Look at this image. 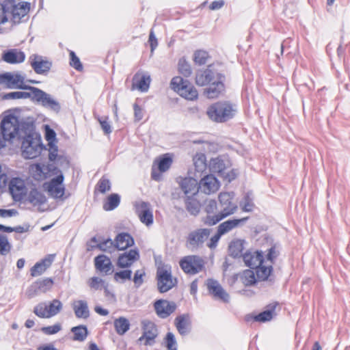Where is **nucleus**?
Masks as SVG:
<instances>
[{
  "instance_id": "f257e3e1",
  "label": "nucleus",
  "mask_w": 350,
  "mask_h": 350,
  "mask_svg": "<svg viewBox=\"0 0 350 350\" xmlns=\"http://www.w3.org/2000/svg\"><path fill=\"white\" fill-rule=\"evenodd\" d=\"M21 132L25 134L21 144L22 155L25 159H34L38 157L42 150L41 137L36 131L32 123H23Z\"/></svg>"
},
{
  "instance_id": "f03ea898",
  "label": "nucleus",
  "mask_w": 350,
  "mask_h": 350,
  "mask_svg": "<svg viewBox=\"0 0 350 350\" xmlns=\"http://www.w3.org/2000/svg\"><path fill=\"white\" fill-rule=\"evenodd\" d=\"M237 112L235 105L228 102H217L208 107L206 114L216 122H225L232 119Z\"/></svg>"
},
{
  "instance_id": "7ed1b4c3",
  "label": "nucleus",
  "mask_w": 350,
  "mask_h": 350,
  "mask_svg": "<svg viewBox=\"0 0 350 350\" xmlns=\"http://www.w3.org/2000/svg\"><path fill=\"white\" fill-rule=\"evenodd\" d=\"M170 86L180 96L187 100H193L198 98V91L193 85L181 77H174L171 81Z\"/></svg>"
},
{
  "instance_id": "20e7f679",
  "label": "nucleus",
  "mask_w": 350,
  "mask_h": 350,
  "mask_svg": "<svg viewBox=\"0 0 350 350\" xmlns=\"http://www.w3.org/2000/svg\"><path fill=\"white\" fill-rule=\"evenodd\" d=\"M63 308L62 301L54 299L51 301L40 302L33 308V313L38 317L49 319L59 314Z\"/></svg>"
},
{
  "instance_id": "39448f33",
  "label": "nucleus",
  "mask_w": 350,
  "mask_h": 350,
  "mask_svg": "<svg viewBox=\"0 0 350 350\" xmlns=\"http://www.w3.org/2000/svg\"><path fill=\"white\" fill-rule=\"evenodd\" d=\"M204 211L206 215L202 218V221L208 226H213L219 222L221 220L226 217L228 213L225 212L221 214L220 208L217 206L215 200L206 201L204 204Z\"/></svg>"
},
{
  "instance_id": "423d86ee",
  "label": "nucleus",
  "mask_w": 350,
  "mask_h": 350,
  "mask_svg": "<svg viewBox=\"0 0 350 350\" xmlns=\"http://www.w3.org/2000/svg\"><path fill=\"white\" fill-rule=\"evenodd\" d=\"M157 282L158 290L161 293L169 291L177 284L176 278L172 277L170 268L167 267L157 268Z\"/></svg>"
},
{
  "instance_id": "0eeeda50",
  "label": "nucleus",
  "mask_w": 350,
  "mask_h": 350,
  "mask_svg": "<svg viewBox=\"0 0 350 350\" xmlns=\"http://www.w3.org/2000/svg\"><path fill=\"white\" fill-rule=\"evenodd\" d=\"M8 17L11 16L14 23L19 22L29 10L27 3H16L15 0H6L3 3Z\"/></svg>"
},
{
  "instance_id": "6e6552de",
  "label": "nucleus",
  "mask_w": 350,
  "mask_h": 350,
  "mask_svg": "<svg viewBox=\"0 0 350 350\" xmlns=\"http://www.w3.org/2000/svg\"><path fill=\"white\" fill-rule=\"evenodd\" d=\"M0 85H4L6 88L21 90H29L32 86L25 85V77L20 73L5 72L0 75Z\"/></svg>"
},
{
  "instance_id": "1a4fd4ad",
  "label": "nucleus",
  "mask_w": 350,
  "mask_h": 350,
  "mask_svg": "<svg viewBox=\"0 0 350 350\" xmlns=\"http://www.w3.org/2000/svg\"><path fill=\"white\" fill-rule=\"evenodd\" d=\"M211 232V230L208 228H199L191 232L187 239V247L193 251L202 247L210 236Z\"/></svg>"
},
{
  "instance_id": "9d476101",
  "label": "nucleus",
  "mask_w": 350,
  "mask_h": 350,
  "mask_svg": "<svg viewBox=\"0 0 350 350\" xmlns=\"http://www.w3.org/2000/svg\"><path fill=\"white\" fill-rule=\"evenodd\" d=\"M180 266L185 273L195 275L202 270L204 262L200 256L191 255L183 258L180 261Z\"/></svg>"
},
{
  "instance_id": "9b49d317",
  "label": "nucleus",
  "mask_w": 350,
  "mask_h": 350,
  "mask_svg": "<svg viewBox=\"0 0 350 350\" xmlns=\"http://www.w3.org/2000/svg\"><path fill=\"white\" fill-rule=\"evenodd\" d=\"M30 91H33V100L40 103L43 107L56 112L59 111L61 109L59 103L50 94L36 87L31 88Z\"/></svg>"
},
{
  "instance_id": "f8f14e48",
  "label": "nucleus",
  "mask_w": 350,
  "mask_h": 350,
  "mask_svg": "<svg viewBox=\"0 0 350 350\" xmlns=\"http://www.w3.org/2000/svg\"><path fill=\"white\" fill-rule=\"evenodd\" d=\"M8 190L15 202H21L27 196V188L21 178H12L8 183Z\"/></svg>"
},
{
  "instance_id": "ddd939ff",
  "label": "nucleus",
  "mask_w": 350,
  "mask_h": 350,
  "mask_svg": "<svg viewBox=\"0 0 350 350\" xmlns=\"http://www.w3.org/2000/svg\"><path fill=\"white\" fill-rule=\"evenodd\" d=\"M18 131L19 126L15 117H6L1 121L0 133L6 141H11L14 138Z\"/></svg>"
},
{
  "instance_id": "4468645a",
  "label": "nucleus",
  "mask_w": 350,
  "mask_h": 350,
  "mask_svg": "<svg viewBox=\"0 0 350 350\" xmlns=\"http://www.w3.org/2000/svg\"><path fill=\"white\" fill-rule=\"evenodd\" d=\"M64 176L62 173L53 178L48 183H46V189L49 194L55 199H61L65 193V187L62 185Z\"/></svg>"
},
{
  "instance_id": "2eb2a0df",
  "label": "nucleus",
  "mask_w": 350,
  "mask_h": 350,
  "mask_svg": "<svg viewBox=\"0 0 350 350\" xmlns=\"http://www.w3.org/2000/svg\"><path fill=\"white\" fill-rule=\"evenodd\" d=\"M154 308L159 317L165 319L175 311L176 304L174 301L159 299L154 303Z\"/></svg>"
},
{
  "instance_id": "dca6fc26",
  "label": "nucleus",
  "mask_w": 350,
  "mask_h": 350,
  "mask_svg": "<svg viewBox=\"0 0 350 350\" xmlns=\"http://www.w3.org/2000/svg\"><path fill=\"white\" fill-rule=\"evenodd\" d=\"M136 213L142 223L146 226L153 224V214L151 206L148 202H140L135 205Z\"/></svg>"
},
{
  "instance_id": "f3484780",
  "label": "nucleus",
  "mask_w": 350,
  "mask_h": 350,
  "mask_svg": "<svg viewBox=\"0 0 350 350\" xmlns=\"http://www.w3.org/2000/svg\"><path fill=\"white\" fill-rule=\"evenodd\" d=\"M207 288L209 293L212 295L215 299L222 301L225 303L229 301V295L217 280L213 279L208 280Z\"/></svg>"
},
{
  "instance_id": "a211bd4d",
  "label": "nucleus",
  "mask_w": 350,
  "mask_h": 350,
  "mask_svg": "<svg viewBox=\"0 0 350 350\" xmlns=\"http://www.w3.org/2000/svg\"><path fill=\"white\" fill-rule=\"evenodd\" d=\"M220 183L212 174L206 175L199 182V190L204 193L210 195L215 193L219 189Z\"/></svg>"
},
{
  "instance_id": "6ab92c4d",
  "label": "nucleus",
  "mask_w": 350,
  "mask_h": 350,
  "mask_svg": "<svg viewBox=\"0 0 350 350\" xmlns=\"http://www.w3.org/2000/svg\"><path fill=\"white\" fill-rule=\"evenodd\" d=\"M178 183L186 197H193L199 191V183H198L196 178L180 177Z\"/></svg>"
},
{
  "instance_id": "aec40b11",
  "label": "nucleus",
  "mask_w": 350,
  "mask_h": 350,
  "mask_svg": "<svg viewBox=\"0 0 350 350\" xmlns=\"http://www.w3.org/2000/svg\"><path fill=\"white\" fill-rule=\"evenodd\" d=\"M143 334L139 338V341L145 340L146 345H151L154 343L155 338L157 336V329L156 325L150 321H144L142 322Z\"/></svg>"
},
{
  "instance_id": "412c9836",
  "label": "nucleus",
  "mask_w": 350,
  "mask_h": 350,
  "mask_svg": "<svg viewBox=\"0 0 350 350\" xmlns=\"http://www.w3.org/2000/svg\"><path fill=\"white\" fill-rule=\"evenodd\" d=\"M31 68L36 73L43 75L47 73L51 67V63L43 59L40 55L33 54L29 58Z\"/></svg>"
},
{
  "instance_id": "4be33fe9",
  "label": "nucleus",
  "mask_w": 350,
  "mask_h": 350,
  "mask_svg": "<svg viewBox=\"0 0 350 350\" xmlns=\"http://www.w3.org/2000/svg\"><path fill=\"white\" fill-rule=\"evenodd\" d=\"M53 285V280L51 278H44L34 282L27 290V295L29 297H33L35 295L46 293L50 291Z\"/></svg>"
},
{
  "instance_id": "5701e85b",
  "label": "nucleus",
  "mask_w": 350,
  "mask_h": 350,
  "mask_svg": "<svg viewBox=\"0 0 350 350\" xmlns=\"http://www.w3.org/2000/svg\"><path fill=\"white\" fill-rule=\"evenodd\" d=\"M219 208L221 214L228 213L226 217L232 215L237 209V206L232 202V196L230 193L224 192L219 195Z\"/></svg>"
},
{
  "instance_id": "b1692460",
  "label": "nucleus",
  "mask_w": 350,
  "mask_h": 350,
  "mask_svg": "<svg viewBox=\"0 0 350 350\" xmlns=\"http://www.w3.org/2000/svg\"><path fill=\"white\" fill-rule=\"evenodd\" d=\"M221 75L213 70L210 66L204 70L200 71L196 77V82L198 85L204 86L211 83Z\"/></svg>"
},
{
  "instance_id": "393cba45",
  "label": "nucleus",
  "mask_w": 350,
  "mask_h": 350,
  "mask_svg": "<svg viewBox=\"0 0 350 350\" xmlns=\"http://www.w3.org/2000/svg\"><path fill=\"white\" fill-rule=\"evenodd\" d=\"M150 76L148 73L137 72L133 79L132 89L146 92L150 88Z\"/></svg>"
},
{
  "instance_id": "a878e982",
  "label": "nucleus",
  "mask_w": 350,
  "mask_h": 350,
  "mask_svg": "<svg viewBox=\"0 0 350 350\" xmlns=\"http://www.w3.org/2000/svg\"><path fill=\"white\" fill-rule=\"evenodd\" d=\"M139 258V254L137 250H130L129 252H124L119 256L117 266L120 268L129 267Z\"/></svg>"
},
{
  "instance_id": "bb28decb",
  "label": "nucleus",
  "mask_w": 350,
  "mask_h": 350,
  "mask_svg": "<svg viewBox=\"0 0 350 350\" xmlns=\"http://www.w3.org/2000/svg\"><path fill=\"white\" fill-rule=\"evenodd\" d=\"M257 280L260 281H274L273 276L271 275L273 267L271 265L265 263V260L260 265H258L255 268Z\"/></svg>"
},
{
  "instance_id": "cd10ccee",
  "label": "nucleus",
  "mask_w": 350,
  "mask_h": 350,
  "mask_svg": "<svg viewBox=\"0 0 350 350\" xmlns=\"http://www.w3.org/2000/svg\"><path fill=\"white\" fill-rule=\"evenodd\" d=\"M248 217L240 218V219H228L226 221L220 224L217 227V230L221 235L226 234L232 230L233 229L240 227L245 224L247 221Z\"/></svg>"
},
{
  "instance_id": "c85d7f7f",
  "label": "nucleus",
  "mask_w": 350,
  "mask_h": 350,
  "mask_svg": "<svg viewBox=\"0 0 350 350\" xmlns=\"http://www.w3.org/2000/svg\"><path fill=\"white\" fill-rule=\"evenodd\" d=\"M1 58L8 64H17L25 61V54L18 49H13L4 51Z\"/></svg>"
},
{
  "instance_id": "c756f323",
  "label": "nucleus",
  "mask_w": 350,
  "mask_h": 350,
  "mask_svg": "<svg viewBox=\"0 0 350 350\" xmlns=\"http://www.w3.org/2000/svg\"><path fill=\"white\" fill-rule=\"evenodd\" d=\"M224 79V77L221 75L213 82L208 84L209 87L205 90V93L208 98H217L224 90V85L223 83Z\"/></svg>"
},
{
  "instance_id": "7c9ffc66",
  "label": "nucleus",
  "mask_w": 350,
  "mask_h": 350,
  "mask_svg": "<svg viewBox=\"0 0 350 350\" xmlns=\"http://www.w3.org/2000/svg\"><path fill=\"white\" fill-rule=\"evenodd\" d=\"M116 250H125L128 247L134 245V239L132 236L127 232L119 233L114 239Z\"/></svg>"
},
{
  "instance_id": "2f4dec72",
  "label": "nucleus",
  "mask_w": 350,
  "mask_h": 350,
  "mask_svg": "<svg viewBox=\"0 0 350 350\" xmlns=\"http://www.w3.org/2000/svg\"><path fill=\"white\" fill-rule=\"evenodd\" d=\"M54 257V255H49L40 262L36 263L31 269V276L36 277L42 275L51 265Z\"/></svg>"
},
{
  "instance_id": "473e14b6",
  "label": "nucleus",
  "mask_w": 350,
  "mask_h": 350,
  "mask_svg": "<svg viewBox=\"0 0 350 350\" xmlns=\"http://www.w3.org/2000/svg\"><path fill=\"white\" fill-rule=\"evenodd\" d=\"M243 259L246 266L254 269L258 265H260L264 260L262 252H247L243 254Z\"/></svg>"
},
{
  "instance_id": "72a5a7b5",
  "label": "nucleus",
  "mask_w": 350,
  "mask_h": 350,
  "mask_svg": "<svg viewBox=\"0 0 350 350\" xmlns=\"http://www.w3.org/2000/svg\"><path fill=\"white\" fill-rule=\"evenodd\" d=\"M75 314L78 319H86L90 317V310L85 300H76L72 304Z\"/></svg>"
},
{
  "instance_id": "f704fd0d",
  "label": "nucleus",
  "mask_w": 350,
  "mask_h": 350,
  "mask_svg": "<svg viewBox=\"0 0 350 350\" xmlns=\"http://www.w3.org/2000/svg\"><path fill=\"white\" fill-rule=\"evenodd\" d=\"M174 323L180 335L185 336L189 332L191 321L188 314H183L176 317Z\"/></svg>"
},
{
  "instance_id": "c9c22d12",
  "label": "nucleus",
  "mask_w": 350,
  "mask_h": 350,
  "mask_svg": "<svg viewBox=\"0 0 350 350\" xmlns=\"http://www.w3.org/2000/svg\"><path fill=\"white\" fill-rule=\"evenodd\" d=\"M195 167V176L200 177L204 172L206 170V158L204 153H197L193 158Z\"/></svg>"
},
{
  "instance_id": "e433bc0d",
  "label": "nucleus",
  "mask_w": 350,
  "mask_h": 350,
  "mask_svg": "<svg viewBox=\"0 0 350 350\" xmlns=\"http://www.w3.org/2000/svg\"><path fill=\"white\" fill-rule=\"evenodd\" d=\"M95 267L100 272L107 274L111 271L112 265L110 259L105 255H99L94 259Z\"/></svg>"
},
{
  "instance_id": "4c0bfd02",
  "label": "nucleus",
  "mask_w": 350,
  "mask_h": 350,
  "mask_svg": "<svg viewBox=\"0 0 350 350\" xmlns=\"http://www.w3.org/2000/svg\"><path fill=\"white\" fill-rule=\"evenodd\" d=\"M277 303H273L267 307V309L255 316L254 320L259 322H266L271 320L276 315L275 308Z\"/></svg>"
},
{
  "instance_id": "58836bf2",
  "label": "nucleus",
  "mask_w": 350,
  "mask_h": 350,
  "mask_svg": "<svg viewBox=\"0 0 350 350\" xmlns=\"http://www.w3.org/2000/svg\"><path fill=\"white\" fill-rule=\"evenodd\" d=\"M27 200L33 206L43 204L46 202L45 196L37 189H32L27 196Z\"/></svg>"
},
{
  "instance_id": "ea45409f",
  "label": "nucleus",
  "mask_w": 350,
  "mask_h": 350,
  "mask_svg": "<svg viewBox=\"0 0 350 350\" xmlns=\"http://www.w3.org/2000/svg\"><path fill=\"white\" fill-rule=\"evenodd\" d=\"M245 241L237 239L230 243L229 245V253L234 258L243 256V250L244 249Z\"/></svg>"
},
{
  "instance_id": "a19ab883",
  "label": "nucleus",
  "mask_w": 350,
  "mask_h": 350,
  "mask_svg": "<svg viewBox=\"0 0 350 350\" xmlns=\"http://www.w3.org/2000/svg\"><path fill=\"white\" fill-rule=\"evenodd\" d=\"M210 170L221 176L226 172V167L224 161L219 157L212 159L209 164Z\"/></svg>"
},
{
  "instance_id": "79ce46f5",
  "label": "nucleus",
  "mask_w": 350,
  "mask_h": 350,
  "mask_svg": "<svg viewBox=\"0 0 350 350\" xmlns=\"http://www.w3.org/2000/svg\"><path fill=\"white\" fill-rule=\"evenodd\" d=\"M113 324L117 334L121 336L124 335L130 329V323L124 317L116 319Z\"/></svg>"
},
{
  "instance_id": "37998d69",
  "label": "nucleus",
  "mask_w": 350,
  "mask_h": 350,
  "mask_svg": "<svg viewBox=\"0 0 350 350\" xmlns=\"http://www.w3.org/2000/svg\"><path fill=\"white\" fill-rule=\"evenodd\" d=\"M71 332L74 334L73 340L77 341H84L88 334V329L85 325H79L73 327Z\"/></svg>"
},
{
  "instance_id": "c03bdc74",
  "label": "nucleus",
  "mask_w": 350,
  "mask_h": 350,
  "mask_svg": "<svg viewBox=\"0 0 350 350\" xmlns=\"http://www.w3.org/2000/svg\"><path fill=\"white\" fill-rule=\"evenodd\" d=\"M256 272L251 269H246L241 275V280L245 286H251L256 283L257 278Z\"/></svg>"
},
{
  "instance_id": "a18cd8bd",
  "label": "nucleus",
  "mask_w": 350,
  "mask_h": 350,
  "mask_svg": "<svg viewBox=\"0 0 350 350\" xmlns=\"http://www.w3.org/2000/svg\"><path fill=\"white\" fill-rule=\"evenodd\" d=\"M186 208L191 215H196L200 209V202L193 197H186Z\"/></svg>"
},
{
  "instance_id": "49530a36",
  "label": "nucleus",
  "mask_w": 350,
  "mask_h": 350,
  "mask_svg": "<svg viewBox=\"0 0 350 350\" xmlns=\"http://www.w3.org/2000/svg\"><path fill=\"white\" fill-rule=\"evenodd\" d=\"M120 202V198L118 194L113 193L107 198V200L103 204L105 211H112L118 206Z\"/></svg>"
},
{
  "instance_id": "de8ad7c7",
  "label": "nucleus",
  "mask_w": 350,
  "mask_h": 350,
  "mask_svg": "<svg viewBox=\"0 0 350 350\" xmlns=\"http://www.w3.org/2000/svg\"><path fill=\"white\" fill-rule=\"evenodd\" d=\"M5 99H23L31 98L33 100V91L27 92H12L5 94L3 96Z\"/></svg>"
},
{
  "instance_id": "09e8293b",
  "label": "nucleus",
  "mask_w": 350,
  "mask_h": 350,
  "mask_svg": "<svg viewBox=\"0 0 350 350\" xmlns=\"http://www.w3.org/2000/svg\"><path fill=\"white\" fill-rule=\"evenodd\" d=\"M172 158L170 157L169 154H164L162 157H161L158 162V169L161 172H165L172 165Z\"/></svg>"
},
{
  "instance_id": "8fccbe9b",
  "label": "nucleus",
  "mask_w": 350,
  "mask_h": 350,
  "mask_svg": "<svg viewBox=\"0 0 350 350\" xmlns=\"http://www.w3.org/2000/svg\"><path fill=\"white\" fill-rule=\"evenodd\" d=\"M178 68L179 72L185 77H189L192 73L190 64L184 57L179 59Z\"/></svg>"
},
{
  "instance_id": "3c124183",
  "label": "nucleus",
  "mask_w": 350,
  "mask_h": 350,
  "mask_svg": "<svg viewBox=\"0 0 350 350\" xmlns=\"http://www.w3.org/2000/svg\"><path fill=\"white\" fill-rule=\"evenodd\" d=\"M97 247L101 251L109 253H112L116 250L114 241H112L111 239L100 242L97 245Z\"/></svg>"
},
{
  "instance_id": "603ef678",
  "label": "nucleus",
  "mask_w": 350,
  "mask_h": 350,
  "mask_svg": "<svg viewBox=\"0 0 350 350\" xmlns=\"http://www.w3.org/2000/svg\"><path fill=\"white\" fill-rule=\"evenodd\" d=\"M12 245L9 243L7 236L0 234V254L6 256L11 250Z\"/></svg>"
},
{
  "instance_id": "864d4df0",
  "label": "nucleus",
  "mask_w": 350,
  "mask_h": 350,
  "mask_svg": "<svg viewBox=\"0 0 350 350\" xmlns=\"http://www.w3.org/2000/svg\"><path fill=\"white\" fill-rule=\"evenodd\" d=\"M240 206L241 208L245 212H250L253 210L254 203L252 198L250 196L249 193H247L244 198L243 201L240 203Z\"/></svg>"
},
{
  "instance_id": "5fc2aeb1",
  "label": "nucleus",
  "mask_w": 350,
  "mask_h": 350,
  "mask_svg": "<svg viewBox=\"0 0 350 350\" xmlns=\"http://www.w3.org/2000/svg\"><path fill=\"white\" fill-rule=\"evenodd\" d=\"M131 270L126 269L115 273L114 280L117 282H124L126 280L131 279Z\"/></svg>"
},
{
  "instance_id": "6e6d98bb",
  "label": "nucleus",
  "mask_w": 350,
  "mask_h": 350,
  "mask_svg": "<svg viewBox=\"0 0 350 350\" xmlns=\"http://www.w3.org/2000/svg\"><path fill=\"white\" fill-rule=\"evenodd\" d=\"M208 57L207 52L204 51H197L194 54L193 60L196 64L199 65H203L206 63V60Z\"/></svg>"
},
{
  "instance_id": "4d7b16f0",
  "label": "nucleus",
  "mask_w": 350,
  "mask_h": 350,
  "mask_svg": "<svg viewBox=\"0 0 350 350\" xmlns=\"http://www.w3.org/2000/svg\"><path fill=\"white\" fill-rule=\"evenodd\" d=\"M105 284L103 280L98 277H92L88 280V285L94 290L100 289Z\"/></svg>"
},
{
  "instance_id": "13d9d810",
  "label": "nucleus",
  "mask_w": 350,
  "mask_h": 350,
  "mask_svg": "<svg viewBox=\"0 0 350 350\" xmlns=\"http://www.w3.org/2000/svg\"><path fill=\"white\" fill-rule=\"evenodd\" d=\"M62 329V325L60 323H55L51 326L42 327L41 332L46 335H53L59 332Z\"/></svg>"
},
{
  "instance_id": "bf43d9fd",
  "label": "nucleus",
  "mask_w": 350,
  "mask_h": 350,
  "mask_svg": "<svg viewBox=\"0 0 350 350\" xmlns=\"http://www.w3.org/2000/svg\"><path fill=\"white\" fill-rule=\"evenodd\" d=\"M70 65L78 71L83 70V66L79 58L76 55L74 51L70 52Z\"/></svg>"
},
{
  "instance_id": "052dcab7",
  "label": "nucleus",
  "mask_w": 350,
  "mask_h": 350,
  "mask_svg": "<svg viewBox=\"0 0 350 350\" xmlns=\"http://www.w3.org/2000/svg\"><path fill=\"white\" fill-rule=\"evenodd\" d=\"M107 116L98 117V121L105 134H110L112 132L111 124L109 122Z\"/></svg>"
},
{
  "instance_id": "680f3d73",
  "label": "nucleus",
  "mask_w": 350,
  "mask_h": 350,
  "mask_svg": "<svg viewBox=\"0 0 350 350\" xmlns=\"http://www.w3.org/2000/svg\"><path fill=\"white\" fill-rule=\"evenodd\" d=\"M166 347L168 350H177L176 341L174 334L168 332L165 337Z\"/></svg>"
},
{
  "instance_id": "e2e57ef3",
  "label": "nucleus",
  "mask_w": 350,
  "mask_h": 350,
  "mask_svg": "<svg viewBox=\"0 0 350 350\" xmlns=\"http://www.w3.org/2000/svg\"><path fill=\"white\" fill-rule=\"evenodd\" d=\"M98 190L100 193H104L111 189L110 181L104 177L101 178L98 183Z\"/></svg>"
},
{
  "instance_id": "0e129e2a",
  "label": "nucleus",
  "mask_w": 350,
  "mask_h": 350,
  "mask_svg": "<svg viewBox=\"0 0 350 350\" xmlns=\"http://www.w3.org/2000/svg\"><path fill=\"white\" fill-rule=\"evenodd\" d=\"M145 275V272L143 270H137L135 273L133 282L136 287H139L144 282L143 277Z\"/></svg>"
},
{
  "instance_id": "69168bd1",
  "label": "nucleus",
  "mask_w": 350,
  "mask_h": 350,
  "mask_svg": "<svg viewBox=\"0 0 350 350\" xmlns=\"http://www.w3.org/2000/svg\"><path fill=\"white\" fill-rule=\"evenodd\" d=\"M45 138L49 142V144H52V142L56 139L55 132L48 125L45 126Z\"/></svg>"
},
{
  "instance_id": "338daca9",
  "label": "nucleus",
  "mask_w": 350,
  "mask_h": 350,
  "mask_svg": "<svg viewBox=\"0 0 350 350\" xmlns=\"http://www.w3.org/2000/svg\"><path fill=\"white\" fill-rule=\"evenodd\" d=\"M222 235L219 234V231L217 230V233L213 236L210 241L208 242L207 243V246L210 248V249H214L217 247V243L218 241H219Z\"/></svg>"
},
{
  "instance_id": "774afa93",
  "label": "nucleus",
  "mask_w": 350,
  "mask_h": 350,
  "mask_svg": "<svg viewBox=\"0 0 350 350\" xmlns=\"http://www.w3.org/2000/svg\"><path fill=\"white\" fill-rule=\"evenodd\" d=\"M18 214V211L15 209H1L0 216L3 218L11 217Z\"/></svg>"
}]
</instances>
